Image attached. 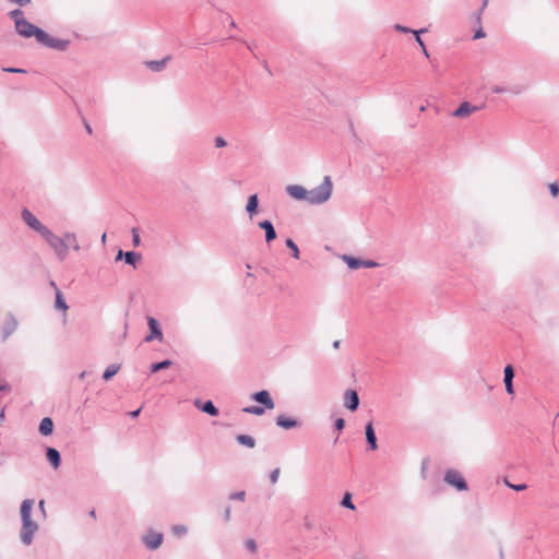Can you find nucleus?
<instances>
[{"instance_id": "f257e3e1", "label": "nucleus", "mask_w": 559, "mask_h": 559, "mask_svg": "<svg viewBox=\"0 0 559 559\" xmlns=\"http://www.w3.org/2000/svg\"><path fill=\"white\" fill-rule=\"evenodd\" d=\"M33 504L34 501L32 499H25L20 510L22 519L21 542L27 546L32 544L34 534L38 530V524L31 518Z\"/></svg>"}, {"instance_id": "f03ea898", "label": "nucleus", "mask_w": 559, "mask_h": 559, "mask_svg": "<svg viewBox=\"0 0 559 559\" xmlns=\"http://www.w3.org/2000/svg\"><path fill=\"white\" fill-rule=\"evenodd\" d=\"M333 183L330 176H325L320 186L308 190V203L320 205L325 203L332 194Z\"/></svg>"}, {"instance_id": "7ed1b4c3", "label": "nucleus", "mask_w": 559, "mask_h": 559, "mask_svg": "<svg viewBox=\"0 0 559 559\" xmlns=\"http://www.w3.org/2000/svg\"><path fill=\"white\" fill-rule=\"evenodd\" d=\"M43 238L49 245V247L55 251L57 258L60 261L67 259L69 253V245L66 242V236L59 237L55 235L50 229H48Z\"/></svg>"}, {"instance_id": "20e7f679", "label": "nucleus", "mask_w": 559, "mask_h": 559, "mask_svg": "<svg viewBox=\"0 0 559 559\" xmlns=\"http://www.w3.org/2000/svg\"><path fill=\"white\" fill-rule=\"evenodd\" d=\"M15 32L23 38L35 37L39 43L41 37H44L45 31L25 19V21H17Z\"/></svg>"}, {"instance_id": "39448f33", "label": "nucleus", "mask_w": 559, "mask_h": 559, "mask_svg": "<svg viewBox=\"0 0 559 559\" xmlns=\"http://www.w3.org/2000/svg\"><path fill=\"white\" fill-rule=\"evenodd\" d=\"M24 223L34 231L38 233L41 237L49 229L45 226L28 209H23L21 212Z\"/></svg>"}, {"instance_id": "423d86ee", "label": "nucleus", "mask_w": 559, "mask_h": 559, "mask_svg": "<svg viewBox=\"0 0 559 559\" xmlns=\"http://www.w3.org/2000/svg\"><path fill=\"white\" fill-rule=\"evenodd\" d=\"M443 479L448 485L454 487L457 491H465L468 488L466 480L456 469H447Z\"/></svg>"}, {"instance_id": "0eeeda50", "label": "nucleus", "mask_w": 559, "mask_h": 559, "mask_svg": "<svg viewBox=\"0 0 559 559\" xmlns=\"http://www.w3.org/2000/svg\"><path fill=\"white\" fill-rule=\"evenodd\" d=\"M69 39L56 38L50 36L47 32H44V37H41L39 44L44 45L47 48L55 49L57 51H66L70 46Z\"/></svg>"}, {"instance_id": "6e6552de", "label": "nucleus", "mask_w": 559, "mask_h": 559, "mask_svg": "<svg viewBox=\"0 0 559 559\" xmlns=\"http://www.w3.org/2000/svg\"><path fill=\"white\" fill-rule=\"evenodd\" d=\"M304 527L307 532H309L313 538L318 539L319 534H326V526L318 523L313 516L306 515L304 518Z\"/></svg>"}, {"instance_id": "1a4fd4ad", "label": "nucleus", "mask_w": 559, "mask_h": 559, "mask_svg": "<svg viewBox=\"0 0 559 559\" xmlns=\"http://www.w3.org/2000/svg\"><path fill=\"white\" fill-rule=\"evenodd\" d=\"M147 325H148V329H150V334L145 336L144 338V342H152L154 340H157V341H162L163 340V331H162V328L159 325V322L153 318V317H148L147 318Z\"/></svg>"}, {"instance_id": "9d476101", "label": "nucleus", "mask_w": 559, "mask_h": 559, "mask_svg": "<svg viewBox=\"0 0 559 559\" xmlns=\"http://www.w3.org/2000/svg\"><path fill=\"white\" fill-rule=\"evenodd\" d=\"M163 538L162 533L150 530L147 534L143 536L142 542L146 548L155 550L162 545Z\"/></svg>"}, {"instance_id": "9b49d317", "label": "nucleus", "mask_w": 559, "mask_h": 559, "mask_svg": "<svg viewBox=\"0 0 559 559\" xmlns=\"http://www.w3.org/2000/svg\"><path fill=\"white\" fill-rule=\"evenodd\" d=\"M251 399L257 403L261 404L265 409H273L275 404L273 399L271 397L269 391L261 390L251 395Z\"/></svg>"}, {"instance_id": "f8f14e48", "label": "nucleus", "mask_w": 559, "mask_h": 559, "mask_svg": "<svg viewBox=\"0 0 559 559\" xmlns=\"http://www.w3.org/2000/svg\"><path fill=\"white\" fill-rule=\"evenodd\" d=\"M479 109L480 107L465 100L461 103L460 106L452 112V116L456 118H466Z\"/></svg>"}, {"instance_id": "ddd939ff", "label": "nucleus", "mask_w": 559, "mask_h": 559, "mask_svg": "<svg viewBox=\"0 0 559 559\" xmlns=\"http://www.w3.org/2000/svg\"><path fill=\"white\" fill-rule=\"evenodd\" d=\"M287 194L298 201H306L308 203V190L299 185H289L286 187Z\"/></svg>"}, {"instance_id": "4468645a", "label": "nucleus", "mask_w": 559, "mask_h": 559, "mask_svg": "<svg viewBox=\"0 0 559 559\" xmlns=\"http://www.w3.org/2000/svg\"><path fill=\"white\" fill-rule=\"evenodd\" d=\"M122 258L124 259L126 264L136 267V263L142 259V254L135 251L123 252L122 250H119L116 255V260L119 261Z\"/></svg>"}, {"instance_id": "2eb2a0df", "label": "nucleus", "mask_w": 559, "mask_h": 559, "mask_svg": "<svg viewBox=\"0 0 559 559\" xmlns=\"http://www.w3.org/2000/svg\"><path fill=\"white\" fill-rule=\"evenodd\" d=\"M344 405L350 412H355L359 407V396L355 390H346L345 391Z\"/></svg>"}, {"instance_id": "dca6fc26", "label": "nucleus", "mask_w": 559, "mask_h": 559, "mask_svg": "<svg viewBox=\"0 0 559 559\" xmlns=\"http://www.w3.org/2000/svg\"><path fill=\"white\" fill-rule=\"evenodd\" d=\"M275 424H276V426H278L285 430H289V429L297 428L300 426V421L298 419L288 417L284 414L276 416Z\"/></svg>"}, {"instance_id": "f3484780", "label": "nucleus", "mask_w": 559, "mask_h": 559, "mask_svg": "<svg viewBox=\"0 0 559 559\" xmlns=\"http://www.w3.org/2000/svg\"><path fill=\"white\" fill-rule=\"evenodd\" d=\"M194 406L200 409L201 412L210 415V416H217L219 414L218 408L214 405V403L211 400H207L205 402H202L200 399H197L194 401Z\"/></svg>"}, {"instance_id": "a211bd4d", "label": "nucleus", "mask_w": 559, "mask_h": 559, "mask_svg": "<svg viewBox=\"0 0 559 559\" xmlns=\"http://www.w3.org/2000/svg\"><path fill=\"white\" fill-rule=\"evenodd\" d=\"M258 226L265 231V241L267 243L276 239L277 234L273 223L270 219H264L258 223Z\"/></svg>"}, {"instance_id": "6ab92c4d", "label": "nucleus", "mask_w": 559, "mask_h": 559, "mask_svg": "<svg viewBox=\"0 0 559 559\" xmlns=\"http://www.w3.org/2000/svg\"><path fill=\"white\" fill-rule=\"evenodd\" d=\"M504 377L503 382L506 386V391L508 394H514L513 379H514V369L511 365H507L503 370Z\"/></svg>"}, {"instance_id": "aec40b11", "label": "nucleus", "mask_w": 559, "mask_h": 559, "mask_svg": "<svg viewBox=\"0 0 559 559\" xmlns=\"http://www.w3.org/2000/svg\"><path fill=\"white\" fill-rule=\"evenodd\" d=\"M365 435H366V441H367L368 448L372 451L377 450L378 449L377 436H376V431H374L372 421H369L366 424Z\"/></svg>"}, {"instance_id": "412c9836", "label": "nucleus", "mask_w": 559, "mask_h": 559, "mask_svg": "<svg viewBox=\"0 0 559 559\" xmlns=\"http://www.w3.org/2000/svg\"><path fill=\"white\" fill-rule=\"evenodd\" d=\"M46 457L55 469L61 465V454L57 449L47 447Z\"/></svg>"}, {"instance_id": "4be33fe9", "label": "nucleus", "mask_w": 559, "mask_h": 559, "mask_svg": "<svg viewBox=\"0 0 559 559\" xmlns=\"http://www.w3.org/2000/svg\"><path fill=\"white\" fill-rule=\"evenodd\" d=\"M259 211V198L258 194H251L248 198L247 205H246V212L248 213L249 217L252 218L253 215H255Z\"/></svg>"}, {"instance_id": "5701e85b", "label": "nucleus", "mask_w": 559, "mask_h": 559, "mask_svg": "<svg viewBox=\"0 0 559 559\" xmlns=\"http://www.w3.org/2000/svg\"><path fill=\"white\" fill-rule=\"evenodd\" d=\"M170 60V56H166L160 60H150L145 62V66L153 72H160Z\"/></svg>"}, {"instance_id": "b1692460", "label": "nucleus", "mask_w": 559, "mask_h": 559, "mask_svg": "<svg viewBox=\"0 0 559 559\" xmlns=\"http://www.w3.org/2000/svg\"><path fill=\"white\" fill-rule=\"evenodd\" d=\"M38 430L45 437L50 436L53 432L52 419L50 417L43 418L39 423Z\"/></svg>"}, {"instance_id": "393cba45", "label": "nucleus", "mask_w": 559, "mask_h": 559, "mask_svg": "<svg viewBox=\"0 0 559 559\" xmlns=\"http://www.w3.org/2000/svg\"><path fill=\"white\" fill-rule=\"evenodd\" d=\"M523 90L524 88L522 86L504 87V86H499V85H496L491 88L492 93H496V94H502V93L520 94L523 92Z\"/></svg>"}, {"instance_id": "a878e982", "label": "nucleus", "mask_w": 559, "mask_h": 559, "mask_svg": "<svg viewBox=\"0 0 559 559\" xmlns=\"http://www.w3.org/2000/svg\"><path fill=\"white\" fill-rule=\"evenodd\" d=\"M236 441L243 445V447H247V448H254L255 445V440L253 437L249 436V435H237L236 436Z\"/></svg>"}, {"instance_id": "bb28decb", "label": "nucleus", "mask_w": 559, "mask_h": 559, "mask_svg": "<svg viewBox=\"0 0 559 559\" xmlns=\"http://www.w3.org/2000/svg\"><path fill=\"white\" fill-rule=\"evenodd\" d=\"M343 260L350 270H358L359 267H361L362 264V259L352 255H344Z\"/></svg>"}, {"instance_id": "cd10ccee", "label": "nucleus", "mask_w": 559, "mask_h": 559, "mask_svg": "<svg viewBox=\"0 0 559 559\" xmlns=\"http://www.w3.org/2000/svg\"><path fill=\"white\" fill-rule=\"evenodd\" d=\"M120 367H121V366H120L119 364H111V365H109V366L105 369V371H104V373H103V379H104L105 381H109L110 379H112V377H114V376H116V374L119 372Z\"/></svg>"}, {"instance_id": "c85d7f7f", "label": "nucleus", "mask_w": 559, "mask_h": 559, "mask_svg": "<svg viewBox=\"0 0 559 559\" xmlns=\"http://www.w3.org/2000/svg\"><path fill=\"white\" fill-rule=\"evenodd\" d=\"M173 365V361L169 359H165L158 362H154L150 366L151 373L158 372L160 370L167 369Z\"/></svg>"}, {"instance_id": "c756f323", "label": "nucleus", "mask_w": 559, "mask_h": 559, "mask_svg": "<svg viewBox=\"0 0 559 559\" xmlns=\"http://www.w3.org/2000/svg\"><path fill=\"white\" fill-rule=\"evenodd\" d=\"M427 32V28H421V29H418L417 32H414V35H415V39H416V43L419 45V47L421 48V51L425 55L426 58H429V52H428V49L424 43V40L421 39L420 35L423 33H426Z\"/></svg>"}, {"instance_id": "7c9ffc66", "label": "nucleus", "mask_w": 559, "mask_h": 559, "mask_svg": "<svg viewBox=\"0 0 559 559\" xmlns=\"http://www.w3.org/2000/svg\"><path fill=\"white\" fill-rule=\"evenodd\" d=\"M66 242L71 247L74 251H79L80 245L78 242L76 236L73 233H66Z\"/></svg>"}, {"instance_id": "2f4dec72", "label": "nucleus", "mask_w": 559, "mask_h": 559, "mask_svg": "<svg viewBox=\"0 0 559 559\" xmlns=\"http://www.w3.org/2000/svg\"><path fill=\"white\" fill-rule=\"evenodd\" d=\"M55 306L57 309L66 311L68 309V305L62 296V293L60 290H57L56 293V302Z\"/></svg>"}, {"instance_id": "473e14b6", "label": "nucleus", "mask_w": 559, "mask_h": 559, "mask_svg": "<svg viewBox=\"0 0 559 559\" xmlns=\"http://www.w3.org/2000/svg\"><path fill=\"white\" fill-rule=\"evenodd\" d=\"M9 16L14 21V27H16L17 21H25L24 12L21 9L10 11Z\"/></svg>"}, {"instance_id": "72a5a7b5", "label": "nucleus", "mask_w": 559, "mask_h": 559, "mask_svg": "<svg viewBox=\"0 0 559 559\" xmlns=\"http://www.w3.org/2000/svg\"><path fill=\"white\" fill-rule=\"evenodd\" d=\"M242 411L245 413H247V414H252V415L261 416V415L264 414L265 408H263L262 406L252 405V406L245 407Z\"/></svg>"}, {"instance_id": "f704fd0d", "label": "nucleus", "mask_w": 559, "mask_h": 559, "mask_svg": "<svg viewBox=\"0 0 559 559\" xmlns=\"http://www.w3.org/2000/svg\"><path fill=\"white\" fill-rule=\"evenodd\" d=\"M285 243H286L287 248H289L292 250V255L295 259H299L300 251H299L298 246L295 243V241L290 238H287Z\"/></svg>"}, {"instance_id": "c9c22d12", "label": "nucleus", "mask_w": 559, "mask_h": 559, "mask_svg": "<svg viewBox=\"0 0 559 559\" xmlns=\"http://www.w3.org/2000/svg\"><path fill=\"white\" fill-rule=\"evenodd\" d=\"M342 507L347 508L349 510H355V504L352 501V495L346 492L341 501Z\"/></svg>"}, {"instance_id": "e433bc0d", "label": "nucleus", "mask_w": 559, "mask_h": 559, "mask_svg": "<svg viewBox=\"0 0 559 559\" xmlns=\"http://www.w3.org/2000/svg\"><path fill=\"white\" fill-rule=\"evenodd\" d=\"M188 532V528L185 526V525H174L173 526V533L176 535V536H183L186 535Z\"/></svg>"}, {"instance_id": "4c0bfd02", "label": "nucleus", "mask_w": 559, "mask_h": 559, "mask_svg": "<svg viewBox=\"0 0 559 559\" xmlns=\"http://www.w3.org/2000/svg\"><path fill=\"white\" fill-rule=\"evenodd\" d=\"M394 29H395L396 32L404 33V34H408V33L414 34V32H417L416 29H412V28H409V27H407V26H404V25H402V24H395V25H394Z\"/></svg>"}, {"instance_id": "58836bf2", "label": "nucleus", "mask_w": 559, "mask_h": 559, "mask_svg": "<svg viewBox=\"0 0 559 559\" xmlns=\"http://www.w3.org/2000/svg\"><path fill=\"white\" fill-rule=\"evenodd\" d=\"M245 547H246L250 552H255V551H257V548H258V545H257V543H255V540H254V539L249 538V539H247V540L245 542Z\"/></svg>"}, {"instance_id": "ea45409f", "label": "nucleus", "mask_w": 559, "mask_h": 559, "mask_svg": "<svg viewBox=\"0 0 559 559\" xmlns=\"http://www.w3.org/2000/svg\"><path fill=\"white\" fill-rule=\"evenodd\" d=\"M132 242L134 247L140 246L141 240L138 228H132Z\"/></svg>"}, {"instance_id": "a19ab883", "label": "nucleus", "mask_w": 559, "mask_h": 559, "mask_svg": "<svg viewBox=\"0 0 559 559\" xmlns=\"http://www.w3.org/2000/svg\"><path fill=\"white\" fill-rule=\"evenodd\" d=\"M245 497H246V492L245 491H237V492H234L229 496V499L230 500H239V501H243L245 500Z\"/></svg>"}, {"instance_id": "79ce46f5", "label": "nucleus", "mask_w": 559, "mask_h": 559, "mask_svg": "<svg viewBox=\"0 0 559 559\" xmlns=\"http://www.w3.org/2000/svg\"><path fill=\"white\" fill-rule=\"evenodd\" d=\"M485 36H486V33L484 32L483 26L480 24V25H478V28L475 31L473 39H480V38H484Z\"/></svg>"}, {"instance_id": "37998d69", "label": "nucleus", "mask_w": 559, "mask_h": 559, "mask_svg": "<svg viewBox=\"0 0 559 559\" xmlns=\"http://www.w3.org/2000/svg\"><path fill=\"white\" fill-rule=\"evenodd\" d=\"M378 265H379V263L373 260H362L361 267L372 269V267H377Z\"/></svg>"}, {"instance_id": "c03bdc74", "label": "nucleus", "mask_w": 559, "mask_h": 559, "mask_svg": "<svg viewBox=\"0 0 559 559\" xmlns=\"http://www.w3.org/2000/svg\"><path fill=\"white\" fill-rule=\"evenodd\" d=\"M280 476V468H275L270 473V481L276 484Z\"/></svg>"}, {"instance_id": "a18cd8bd", "label": "nucleus", "mask_w": 559, "mask_h": 559, "mask_svg": "<svg viewBox=\"0 0 559 559\" xmlns=\"http://www.w3.org/2000/svg\"><path fill=\"white\" fill-rule=\"evenodd\" d=\"M549 192L552 197H557L559 194V185L556 182L550 183Z\"/></svg>"}, {"instance_id": "49530a36", "label": "nucleus", "mask_w": 559, "mask_h": 559, "mask_svg": "<svg viewBox=\"0 0 559 559\" xmlns=\"http://www.w3.org/2000/svg\"><path fill=\"white\" fill-rule=\"evenodd\" d=\"M345 427V420L344 418H337L335 421H334V428L338 431L343 430Z\"/></svg>"}, {"instance_id": "de8ad7c7", "label": "nucleus", "mask_w": 559, "mask_h": 559, "mask_svg": "<svg viewBox=\"0 0 559 559\" xmlns=\"http://www.w3.org/2000/svg\"><path fill=\"white\" fill-rule=\"evenodd\" d=\"M226 145H227V142L224 138H222V136L215 138V146L216 147H225Z\"/></svg>"}, {"instance_id": "09e8293b", "label": "nucleus", "mask_w": 559, "mask_h": 559, "mask_svg": "<svg viewBox=\"0 0 559 559\" xmlns=\"http://www.w3.org/2000/svg\"><path fill=\"white\" fill-rule=\"evenodd\" d=\"M507 485L515 491H522L527 487L525 484L512 485L510 483H507Z\"/></svg>"}, {"instance_id": "8fccbe9b", "label": "nucleus", "mask_w": 559, "mask_h": 559, "mask_svg": "<svg viewBox=\"0 0 559 559\" xmlns=\"http://www.w3.org/2000/svg\"><path fill=\"white\" fill-rule=\"evenodd\" d=\"M8 1L19 4L20 7H26L31 3V0H8Z\"/></svg>"}, {"instance_id": "3c124183", "label": "nucleus", "mask_w": 559, "mask_h": 559, "mask_svg": "<svg viewBox=\"0 0 559 559\" xmlns=\"http://www.w3.org/2000/svg\"><path fill=\"white\" fill-rule=\"evenodd\" d=\"M10 391H11L10 384L7 382H2L0 380V392H10Z\"/></svg>"}, {"instance_id": "603ef678", "label": "nucleus", "mask_w": 559, "mask_h": 559, "mask_svg": "<svg viewBox=\"0 0 559 559\" xmlns=\"http://www.w3.org/2000/svg\"><path fill=\"white\" fill-rule=\"evenodd\" d=\"M472 21H473L474 24L480 25L481 24V16H479V13H474L472 15Z\"/></svg>"}, {"instance_id": "864d4df0", "label": "nucleus", "mask_w": 559, "mask_h": 559, "mask_svg": "<svg viewBox=\"0 0 559 559\" xmlns=\"http://www.w3.org/2000/svg\"><path fill=\"white\" fill-rule=\"evenodd\" d=\"M4 71H7L9 73H24L25 72V70L20 69V68H7V69H4Z\"/></svg>"}, {"instance_id": "5fc2aeb1", "label": "nucleus", "mask_w": 559, "mask_h": 559, "mask_svg": "<svg viewBox=\"0 0 559 559\" xmlns=\"http://www.w3.org/2000/svg\"><path fill=\"white\" fill-rule=\"evenodd\" d=\"M224 519L225 521H228L230 519V508L227 507L224 511Z\"/></svg>"}, {"instance_id": "6e6d98bb", "label": "nucleus", "mask_w": 559, "mask_h": 559, "mask_svg": "<svg viewBox=\"0 0 559 559\" xmlns=\"http://www.w3.org/2000/svg\"><path fill=\"white\" fill-rule=\"evenodd\" d=\"M83 122H84V127H85V130L87 131V133L92 134L93 130H92L91 124L86 120H84Z\"/></svg>"}, {"instance_id": "4d7b16f0", "label": "nucleus", "mask_w": 559, "mask_h": 559, "mask_svg": "<svg viewBox=\"0 0 559 559\" xmlns=\"http://www.w3.org/2000/svg\"><path fill=\"white\" fill-rule=\"evenodd\" d=\"M39 510L45 514V501L40 500L38 503Z\"/></svg>"}, {"instance_id": "13d9d810", "label": "nucleus", "mask_w": 559, "mask_h": 559, "mask_svg": "<svg viewBox=\"0 0 559 559\" xmlns=\"http://www.w3.org/2000/svg\"><path fill=\"white\" fill-rule=\"evenodd\" d=\"M140 412H141V408H139V409H136V411H133V412H131V413H130V416H131V417H133V418H134V417H138V416H139V414H140Z\"/></svg>"}, {"instance_id": "bf43d9fd", "label": "nucleus", "mask_w": 559, "mask_h": 559, "mask_svg": "<svg viewBox=\"0 0 559 559\" xmlns=\"http://www.w3.org/2000/svg\"><path fill=\"white\" fill-rule=\"evenodd\" d=\"M488 3H489V0H483V2H481V5H480V7H481L483 9H486V8H487V5H488Z\"/></svg>"}, {"instance_id": "052dcab7", "label": "nucleus", "mask_w": 559, "mask_h": 559, "mask_svg": "<svg viewBox=\"0 0 559 559\" xmlns=\"http://www.w3.org/2000/svg\"><path fill=\"white\" fill-rule=\"evenodd\" d=\"M340 344H341V342H340V341H334V342H333V347H334V348H338V347H340Z\"/></svg>"}, {"instance_id": "680f3d73", "label": "nucleus", "mask_w": 559, "mask_h": 559, "mask_svg": "<svg viewBox=\"0 0 559 559\" xmlns=\"http://www.w3.org/2000/svg\"><path fill=\"white\" fill-rule=\"evenodd\" d=\"M485 9H483L481 7L475 12V13H479V16L483 15Z\"/></svg>"}, {"instance_id": "e2e57ef3", "label": "nucleus", "mask_w": 559, "mask_h": 559, "mask_svg": "<svg viewBox=\"0 0 559 559\" xmlns=\"http://www.w3.org/2000/svg\"><path fill=\"white\" fill-rule=\"evenodd\" d=\"M85 376H86V371H82V372L79 374V378H80L81 380H83V379L85 378Z\"/></svg>"}, {"instance_id": "0e129e2a", "label": "nucleus", "mask_w": 559, "mask_h": 559, "mask_svg": "<svg viewBox=\"0 0 559 559\" xmlns=\"http://www.w3.org/2000/svg\"><path fill=\"white\" fill-rule=\"evenodd\" d=\"M90 515H91L92 518H95V510H92V511L90 512Z\"/></svg>"}, {"instance_id": "69168bd1", "label": "nucleus", "mask_w": 559, "mask_h": 559, "mask_svg": "<svg viewBox=\"0 0 559 559\" xmlns=\"http://www.w3.org/2000/svg\"><path fill=\"white\" fill-rule=\"evenodd\" d=\"M102 241L105 242L106 241V234H103L102 236Z\"/></svg>"}, {"instance_id": "338daca9", "label": "nucleus", "mask_w": 559, "mask_h": 559, "mask_svg": "<svg viewBox=\"0 0 559 559\" xmlns=\"http://www.w3.org/2000/svg\"><path fill=\"white\" fill-rule=\"evenodd\" d=\"M3 417H4V412L2 411V412L0 413V418H3Z\"/></svg>"}]
</instances>
